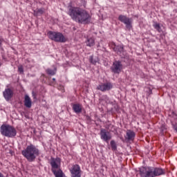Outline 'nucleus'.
Wrapping results in <instances>:
<instances>
[{"mask_svg": "<svg viewBox=\"0 0 177 177\" xmlns=\"http://www.w3.org/2000/svg\"><path fill=\"white\" fill-rule=\"evenodd\" d=\"M41 15H44V10L42 8L34 10V16H41Z\"/></svg>", "mask_w": 177, "mask_h": 177, "instance_id": "6ab92c4d", "label": "nucleus"}, {"mask_svg": "<svg viewBox=\"0 0 177 177\" xmlns=\"http://www.w3.org/2000/svg\"><path fill=\"white\" fill-rule=\"evenodd\" d=\"M0 132L3 136H6V138H15L17 135L16 129L9 124H2L0 127Z\"/></svg>", "mask_w": 177, "mask_h": 177, "instance_id": "7ed1b4c3", "label": "nucleus"}, {"mask_svg": "<svg viewBox=\"0 0 177 177\" xmlns=\"http://www.w3.org/2000/svg\"><path fill=\"white\" fill-rule=\"evenodd\" d=\"M100 135L102 140L106 142V143H109V140H111V133L104 129H101Z\"/></svg>", "mask_w": 177, "mask_h": 177, "instance_id": "423d86ee", "label": "nucleus"}, {"mask_svg": "<svg viewBox=\"0 0 177 177\" xmlns=\"http://www.w3.org/2000/svg\"><path fill=\"white\" fill-rule=\"evenodd\" d=\"M86 45L87 46H93V45H95V39H93V38H90L87 39L86 41Z\"/></svg>", "mask_w": 177, "mask_h": 177, "instance_id": "412c9836", "label": "nucleus"}, {"mask_svg": "<svg viewBox=\"0 0 177 177\" xmlns=\"http://www.w3.org/2000/svg\"><path fill=\"white\" fill-rule=\"evenodd\" d=\"M153 27L155 28V30H158V32H161V31H162V30L161 29V26L158 23L155 22L153 24Z\"/></svg>", "mask_w": 177, "mask_h": 177, "instance_id": "aec40b11", "label": "nucleus"}, {"mask_svg": "<svg viewBox=\"0 0 177 177\" xmlns=\"http://www.w3.org/2000/svg\"><path fill=\"white\" fill-rule=\"evenodd\" d=\"M22 155L25 158L32 162L34 161L37 156L39 155V150L35 146L30 145L26 147L25 150L22 151Z\"/></svg>", "mask_w": 177, "mask_h": 177, "instance_id": "f03ea898", "label": "nucleus"}, {"mask_svg": "<svg viewBox=\"0 0 177 177\" xmlns=\"http://www.w3.org/2000/svg\"><path fill=\"white\" fill-rule=\"evenodd\" d=\"M148 91L147 92V96H150V95H151V93H153V89H151V88L150 87H147Z\"/></svg>", "mask_w": 177, "mask_h": 177, "instance_id": "393cba45", "label": "nucleus"}, {"mask_svg": "<svg viewBox=\"0 0 177 177\" xmlns=\"http://www.w3.org/2000/svg\"><path fill=\"white\" fill-rule=\"evenodd\" d=\"M52 172L54 174L55 177H64V174L60 169H52Z\"/></svg>", "mask_w": 177, "mask_h": 177, "instance_id": "2eb2a0df", "label": "nucleus"}, {"mask_svg": "<svg viewBox=\"0 0 177 177\" xmlns=\"http://www.w3.org/2000/svg\"><path fill=\"white\" fill-rule=\"evenodd\" d=\"M104 99L106 103H110V99H109V97H107V95H105L104 97Z\"/></svg>", "mask_w": 177, "mask_h": 177, "instance_id": "bb28decb", "label": "nucleus"}, {"mask_svg": "<svg viewBox=\"0 0 177 177\" xmlns=\"http://www.w3.org/2000/svg\"><path fill=\"white\" fill-rule=\"evenodd\" d=\"M90 63H92L93 64H96V62L93 61V56H91L89 59Z\"/></svg>", "mask_w": 177, "mask_h": 177, "instance_id": "a878e982", "label": "nucleus"}, {"mask_svg": "<svg viewBox=\"0 0 177 177\" xmlns=\"http://www.w3.org/2000/svg\"><path fill=\"white\" fill-rule=\"evenodd\" d=\"M2 42H3V38L0 37V46H1Z\"/></svg>", "mask_w": 177, "mask_h": 177, "instance_id": "cd10ccee", "label": "nucleus"}, {"mask_svg": "<svg viewBox=\"0 0 177 177\" xmlns=\"http://www.w3.org/2000/svg\"><path fill=\"white\" fill-rule=\"evenodd\" d=\"M139 173L140 177H153L151 174V169L150 167L140 168Z\"/></svg>", "mask_w": 177, "mask_h": 177, "instance_id": "39448f33", "label": "nucleus"}, {"mask_svg": "<svg viewBox=\"0 0 177 177\" xmlns=\"http://www.w3.org/2000/svg\"><path fill=\"white\" fill-rule=\"evenodd\" d=\"M53 81H56V79L53 78Z\"/></svg>", "mask_w": 177, "mask_h": 177, "instance_id": "c756f323", "label": "nucleus"}, {"mask_svg": "<svg viewBox=\"0 0 177 177\" xmlns=\"http://www.w3.org/2000/svg\"><path fill=\"white\" fill-rule=\"evenodd\" d=\"M60 158H51V161H50V165L52 167V169H59V168H60Z\"/></svg>", "mask_w": 177, "mask_h": 177, "instance_id": "ddd939ff", "label": "nucleus"}, {"mask_svg": "<svg viewBox=\"0 0 177 177\" xmlns=\"http://www.w3.org/2000/svg\"><path fill=\"white\" fill-rule=\"evenodd\" d=\"M3 95L6 102H9L13 97V91L10 88H6L3 92Z\"/></svg>", "mask_w": 177, "mask_h": 177, "instance_id": "f8f14e48", "label": "nucleus"}, {"mask_svg": "<svg viewBox=\"0 0 177 177\" xmlns=\"http://www.w3.org/2000/svg\"><path fill=\"white\" fill-rule=\"evenodd\" d=\"M0 177H4L3 174H2L1 173H0Z\"/></svg>", "mask_w": 177, "mask_h": 177, "instance_id": "c85d7f7f", "label": "nucleus"}, {"mask_svg": "<svg viewBox=\"0 0 177 177\" xmlns=\"http://www.w3.org/2000/svg\"><path fill=\"white\" fill-rule=\"evenodd\" d=\"M0 66H1V62H0Z\"/></svg>", "mask_w": 177, "mask_h": 177, "instance_id": "7c9ffc66", "label": "nucleus"}, {"mask_svg": "<svg viewBox=\"0 0 177 177\" xmlns=\"http://www.w3.org/2000/svg\"><path fill=\"white\" fill-rule=\"evenodd\" d=\"M48 38L55 42H66V39L64 35L60 32L49 31L48 32Z\"/></svg>", "mask_w": 177, "mask_h": 177, "instance_id": "20e7f679", "label": "nucleus"}, {"mask_svg": "<svg viewBox=\"0 0 177 177\" xmlns=\"http://www.w3.org/2000/svg\"><path fill=\"white\" fill-rule=\"evenodd\" d=\"M151 171L152 172V177L160 176L165 174V171H164V169L158 167H151Z\"/></svg>", "mask_w": 177, "mask_h": 177, "instance_id": "9d476101", "label": "nucleus"}, {"mask_svg": "<svg viewBox=\"0 0 177 177\" xmlns=\"http://www.w3.org/2000/svg\"><path fill=\"white\" fill-rule=\"evenodd\" d=\"M24 106L28 109H31V106H32V101H31V98L28 95H26L24 97Z\"/></svg>", "mask_w": 177, "mask_h": 177, "instance_id": "4468645a", "label": "nucleus"}, {"mask_svg": "<svg viewBox=\"0 0 177 177\" xmlns=\"http://www.w3.org/2000/svg\"><path fill=\"white\" fill-rule=\"evenodd\" d=\"M71 177H81V167L80 165H75L70 169Z\"/></svg>", "mask_w": 177, "mask_h": 177, "instance_id": "6e6552de", "label": "nucleus"}, {"mask_svg": "<svg viewBox=\"0 0 177 177\" xmlns=\"http://www.w3.org/2000/svg\"><path fill=\"white\" fill-rule=\"evenodd\" d=\"M115 52H117V53H122L124 52V46H117L114 48Z\"/></svg>", "mask_w": 177, "mask_h": 177, "instance_id": "a211bd4d", "label": "nucleus"}, {"mask_svg": "<svg viewBox=\"0 0 177 177\" xmlns=\"http://www.w3.org/2000/svg\"><path fill=\"white\" fill-rule=\"evenodd\" d=\"M118 19L120 20V21H121L122 23H124V24L126 25V27L127 28H131V19L129 18H128L127 16L125 15H120L118 17Z\"/></svg>", "mask_w": 177, "mask_h": 177, "instance_id": "9b49d317", "label": "nucleus"}, {"mask_svg": "<svg viewBox=\"0 0 177 177\" xmlns=\"http://www.w3.org/2000/svg\"><path fill=\"white\" fill-rule=\"evenodd\" d=\"M134 138H135V132L131 130H128L127 131L126 139H127L128 140H133Z\"/></svg>", "mask_w": 177, "mask_h": 177, "instance_id": "f3484780", "label": "nucleus"}, {"mask_svg": "<svg viewBox=\"0 0 177 177\" xmlns=\"http://www.w3.org/2000/svg\"><path fill=\"white\" fill-rule=\"evenodd\" d=\"M111 70L115 74H120L122 70V64L120 61H115L112 65Z\"/></svg>", "mask_w": 177, "mask_h": 177, "instance_id": "1a4fd4ad", "label": "nucleus"}, {"mask_svg": "<svg viewBox=\"0 0 177 177\" xmlns=\"http://www.w3.org/2000/svg\"><path fill=\"white\" fill-rule=\"evenodd\" d=\"M68 10L67 13L74 21H77L81 24L89 23V20H91V15H89L86 10L72 6H68Z\"/></svg>", "mask_w": 177, "mask_h": 177, "instance_id": "f257e3e1", "label": "nucleus"}, {"mask_svg": "<svg viewBox=\"0 0 177 177\" xmlns=\"http://www.w3.org/2000/svg\"><path fill=\"white\" fill-rule=\"evenodd\" d=\"M46 73L49 75H55V74H56V69L55 70H52V69L48 68V69L46 70Z\"/></svg>", "mask_w": 177, "mask_h": 177, "instance_id": "4be33fe9", "label": "nucleus"}, {"mask_svg": "<svg viewBox=\"0 0 177 177\" xmlns=\"http://www.w3.org/2000/svg\"><path fill=\"white\" fill-rule=\"evenodd\" d=\"M18 71L20 73V74H23L24 73V69L23 68V66H20L18 67Z\"/></svg>", "mask_w": 177, "mask_h": 177, "instance_id": "b1692460", "label": "nucleus"}, {"mask_svg": "<svg viewBox=\"0 0 177 177\" xmlns=\"http://www.w3.org/2000/svg\"><path fill=\"white\" fill-rule=\"evenodd\" d=\"M97 89L101 91V92H106L113 89V84L111 82L101 83L97 86Z\"/></svg>", "mask_w": 177, "mask_h": 177, "instance_id": "0eeeda50", "label": "nucleus"}, {"mask_svg": "<svg viewBox=\"0 0 177 177\" xmlns=\"http://www.w3.org/2000/svg\"><path fill=\"white\" fill-rule=\"evenodd\" d=\"M111 146L112 150L113 151L117 150V145L115 144V142L114 140L111 141Z\"/></svg>", "mask_w": 177, "mask_h": 177, "instance_id": "5701e85b", "label": "nucleus"}, {"mask_svg": "<svg viewBox=\"0 0 177 177\" xmlns=\"http://www.w3.org/2000/svg\"><path fill=\"white\" fill-rule=\"evenodd\" d=\"M73 109L77 114L82 111V106L80 104H75L73 105Z\"/></svg>", "mask_w": 177, "mask_h": 177, "instance_id": "dca6fc26", "label": "nucleus"}]
</instances>
